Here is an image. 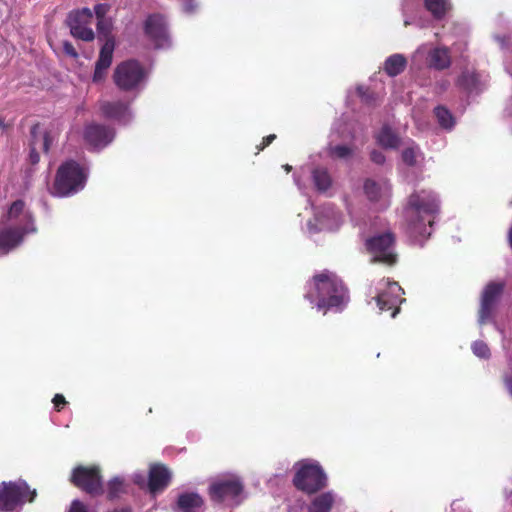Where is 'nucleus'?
<instances>
[{
  "instance_id": "e433bc0d",
  "label": "nucleus",
  "mask_w": 512,
  "mask_h": 512,
  "mask_svg": "<svg viewBox=\"0 0 512 512\" xmlns=\"http://www.w3.org/2000/svg\"><path fill=\"white\" fill-rule=\"evenodd\" d=\"M371 159L373 162H375L377 164H382L385 161V156L383 155L382 152L374 150L371 153Z\"/></svg>"
},
{
  "instance_id": "c756f323",
  "label": "nucleus",
  "mask_w": 512,
  "mask_h": 512,
  "mask_svg": "<svg viewBox=\"0 0 512 512\" xmlns=\"http://www.w3.org/2000/svg\"><path fill=\"white\" fill-rule=\"evenodd\" d=\"M312 177L315 187L321 192L326 191L331 186V177L325 169H315Z\"/></svg>"
},
{
  "instance_id": "c85d7f7f",
  "label": "nucleus",
  "mask_w": 512,
  "mask_h": 512,
  "mask_svg": "<svg viewBox=\"0 0 512 512\" xmlns=\"http://www.w3.org/2000/svg\"><path fill=\"white\" fill-rule=\"evenodd\" d=\"M458 85L469 93L477 92L479 80L477 74L465 72L458 80Z\"/></svg>"
},
{
  "instance_id": "0eeeda50",
  "label": "nucleus",
  "mask_w": 512,
  "mask_h": 512,
  "mask_svg": "<svg viewBox=\"0 0 512 512\" xmlns=\"http://www.w3.org/2000/svg\"><path fill=\"white\" fill-rule=\"evenodd\" d=\"M36 496L35 490H30L25 481L2 482L0 486V509L11 511L26 500L32 501Z\"/></svg>"
},
{
  "instance_id": "9b49d317",
  "label": "nucleus",
  "mask_w": 512,
  "mask_h": 512,
  "mask_svg": "<svg viewBox=\"0 0 512 512\" xmlns=\"http://www.w3.org/2000/svg\"><path fill=\"white\" fill-rule=\"evenodd\" d=\"M93 12L89 8L75 10L69 13L67 24L73 37L83 41H92L95 34L90 27Z\"/></svg>"
},
{
  "instance_id": "f257e3e1",
  "label": "nucleus",
  "mask_w": 512,
  "mask_h": 512,
  "mask_svg": "<svg viewBox=\"0 0 512 512\" xmlns=\"http://www.w3.org/2000/svg\"><path fill=\"white\" fill-rule=\"evenodd\" d=\"M439 212L437 195L421 190L410 195L406 208L408 233L414 241L421 243L431 235V228Z\"/></svg>"
},
{
  "instance_id": "4be33fe9",
  "label": "nucleus",
  "mask_w": 512,
  "mask_h": 512,
  "mask_svg": "<svg viewBox=\"0 0 512 512\" xmlns=\"http://www.w3.org/2000/svg\"><path fill=\"white\" fill-rule=\"evenodd\" d=\"M203 500L197 493H183L178 497L177 509L179 512H200Z\"/></svg>"
},
{
  "instance_id": "5701e85b",
  "label": "nucleus",
  "mask_w": 512,
  "mask_h": 512,
  "mask_svg": "<svg viewBox=\"0 0 512 512\" xmlns=\"http://www.w3.org/2000/svg\"><path fill=\"white\" fill-rule=\"evenodd\" d=\"M428 63L430 67L438 70L447 68L450 65V56L445 48H435L430 52Z\"/></svg>"
},
{
  "instance_id": "f03ea898",
  "label": "nucleus",
  "mask_w": 512,
  "mask_h": 512,
  "mask_svg": "<svg viewBox=\"0 0 512 512\" xmlns=\"http://www.w3.org/2000/svg\"><path fill=\"white\" fill-rule=\"evenodd\" d=\"M305 297L316 303L318 310L341 308L348 301L345 287L341 280L329 271H324L314 276L308 283Z\"/></svg>"
},
{
  "instance_id": "9d476101",
  "label": "nucleus",
  "mask_w": 512,
  "mask_h": 512,
  "mask_svg": "<svg viewBox=\"0 0 512 512\" xmlns=\"http://www.w3.org/2000/svg\"><path fill=\"white\" fill-rule=\"evenodd\" d=\"M71 481L76 487L90 495H101L104 492L98 467H76L73 470Z\"/></svg>"
},
{
  "instance_id": "f8f14e48",
  "label": "nucleus",
  "mask_w": 512,
  "mask_h": 512,
  "mask_svg": "<svg viewBox=\"0 0 512 512\" xmlns=\"http://www.w3.org/2000/svg\"><path fill=\"white\" fill-rule=\"evenodd\" d=\"M243 490L241 481L235 477L230 476L221 479L210 486V496L212 500L217 502L223 501H237Z\"/></svg>"
},
{
  "instance_id": "39448f33",
  "label": "nucleus",
  "mask_w": 512,
  "mask_h": 512,
  "mask_svg": "<svg viewBox=\"0 0 512 512\" xmlns=\"http://www.w3.org/2000/svg\"><path fill=\"white\" fill-rule=\"evenodd\" d=\"M146 78L143 67L135 60L124 61L117 65L113 74L116 86L123 91H138Z\"/></svg>"
},
{
  "instance_id": "a19ab883",
  "label": "nucleus",
  "mask_w": 512,
  "mask_h": 512,
  "mask_svg": "<svg viewBox=\"0 0 512 512\" xmlns=\"http://www.w3.org/2000/svg\"><path fill=\"white\" fill-rule=\"evenodd\" d=\"M134 482L140 486L145 484V477L141 474L134 475Z\"/></svg>"
},
{
  "instance_id": "4468645a",
  "label": "nucleus",
  "mask_w": 512,
  "mask_h": 512,
  "mask_svg": "<svg viewBox=\"0 0 512 512\" xmlns=\"http://www.w3.org/2000/svg\"><path fill=\"white\" fill-rule=\"evenodd\" d=\"M504 289L503 282H490L486 285L482 292L481 304L479 310V323L484 324L485 322L492 319L493 311L496 303L502 294Z\"/></svg>"
},
{
  "instance_id": "393cba45",
  "label": "nucleus",
  "mask_w": 512,
  "mask_h": 512,
  "mask_svg": "<svg viewBox=\"0 0 512 512\" xmlns=\"http://www.w3.org/2000/svg\"><path fill=\"white\" fill-rule=\"evenodd\" d=\"M406 58L401 54H394L385 61L384 69L389 76H397L406 67Z\"/></svg>"
},
{
  "instance_id": "dca6fc26",
  "label": "nucleus",
  "mask_w": 512,
  "mask_h": 512,
  "mask_svg": "<svg viewBox=\"0 0 512 512\" xmlns=\"http://www.w3.org/2000/svg\"><path fill=\"white\" fill-rule=\"evenodd\" d=\"M32 142L30 159L33 164L38 163L39 154L38 150L48 152L51 144L57 137V131L55 130H44L40 125L33 126L31 130Z\"/></svg>"
},
{
  "instance_id": "412c9836",
  "label": "nucleus",
  "mask_w": 512,
  "mask_h": 512,
  "mask_svg": "<svg viewBox=\"0 0 512 512\" xmlns=\"http://www.w3.org/2000/svg\"><path fill=\"white\" fill-rule=\"evenodd\" d=\"M102 114L110 119H115L121 123H127L131 118V113L123 102H103L101 104Z\"/></svg>"
},
{
  "instance_id": "58836bf2",
  "label": "nucleus",
  "mask_w": 512,
  "mask_h": 512,
  "mask_svg": "<svg viewBox=\"0 0 512 512\" xmlns=\"http://www.w3.org/2000/svg\"><path fill=\"white\" fill-rule=\"evenodd\" d=\"M53 403L54 405L57 407V409L59 410L60 408V405H64L66 403L65 401V398L63 395L61 394H56L53 398Z\"/></svg>"
},
{
  "instance_id": "2eb2a0df",
  "label": "nucleus",
  "mask_w": 512,
  "mask_h": 512,
  "mask_svg": "<svg viewBox=\"0 0 512 512\" xmlns=\"http://www.w3.org/2000/svg\"><path fill=\"white\" fill-rule=\"evenodd\" d=\"M364 193L368 200L379 208H386L390 203V185L385 179L366 180L364 183Z\"/></svg>"
},
{
  "instance_id": "bb28decb",
  "label": "nucleus",
  "mask_w": 512,
  "mask_h": 512,
  "mask_svg": "<svg viewBox=\"0 0 512 512\" xmlns=\"http://www.w3.org/2000/svg\"><path fill=\"white\" fill-rule=\"evenodd\" d=\"M334 500L332 492L323 493L313 500L309 507V512H329Z\"/></svg>"
},
{
  "instance_id": "79ce46f5",
  "label": "nucleus",
  "mask_w": 512,
  "mask_h": 512,
  "mask_svg": "<svg viewBox=\"0 0 512 512\" xmlns=\"http://www.w3.org/2000/svg\"><path fill=\"white\" fill-rule=\"evenodd\" d=\"M275 138H276V136L274 134L267 136L263 140V145H262L261 149H263L265 146L269 145Z\"/></svg>"
},
{
  "instance_id": "20e7f679",
  "label": "nucleus",
  "mask_w": 512,
  "mask_h": 512,
  "mask_svg": "<svg viewBox=\"0 0 512 512\" xmlns=\"http://www.w3.org/2000/svg\"><path fill=\"white\" fill-rule=\"evenodd\" d=\"M87 174L75 161L63 163L57 171L52 194L65 197L77 193L85 186Z\"/></svg>"
},
{
  "instance_id": "cd10ccee",
  "label": "nucleus",
  "mask_w": 512,
  "mask_h": 512,
  "mask_svg": "<svg viewBox=\"0 0 512 512\" xmlns=\"http://www.w3.org/2000/svg\"><path fill=\"white\" fill-rule=\"evenodd\" d=\"M425 5L427 10L438 19L442 18L450 8L449 0H425Z\"/></svg>"
},
{
  "instance_id": "c9c22d12",
  "label": "nucleus",
  "mask_w": 512,
  "mask_h": 512,
  "mask_svg": "<svg viewBox=\"0 0 512 512\" xmlns=\"http://www.w3.org/2000/svg\"><path fill=\"white\" fill-rule=\"evenodd\" d=\"M69 512H89L86 505L79 500H74L71 504Z\"/></svg>"
},
{
  "instance_id": "a878e982",
  "label": "nucleus",
  "mask_w": 512,
  "mask_h": 512,
  "mask_svg": "<svg viewBox=\"0 0 512 512\" xmlns=\"http://www.w3.org/2000/svg\"><path fill=\"white\" fill-rule=\"evenodd\" d=\"M402 160L409 166H416L423 160L419 147L410 141L402 151Z\"/></svg>"
},
{
  "instance_id": "49530a36",
  "label": "nucleus",
  "mask_w": 512,
  "mask_h": 512,
  "mask_svg": "<svg viewBox=\"0 0 512 512\" xmlns=\"http://www.w3.org/2000/svg\"><path fill=\"white\" fill-rule=\"evenodd\" d=\"M284 169L287 171V172H290L292 167L288 164L284 165Z\"/></svg>"
},
{
  "instance_id": "c03bdc74",
  "label": "nucleus",
  "mask_w": 512,
  "mask_h": 512,
  "mask_svg": "<svg viewBox=\"0 0 512 512\" xmlns=\"http://www.w3.org/2000/svg\"><path fill=\"white\" fill-rule=\"evenodd\" d=\"M426 49H427V46L426 45H422L420 46L417 51L415 52V57L419 56V55H423L425 52H426Z\"/></svg>"
},
{
  "instance_id": "7c9ffc66",
  "label": "nucleus",
  "mask_w": 512,
  "mask_h": 512,
  "mask_svg": "<svg viewBox=\"0 0 512 512\" xmlns=\"http://www.w3.org/2000/svg\"><path fill=\"white\" fill-rule=\"evenodd\" d=\"M434 112L438 123L442 128L451 129L454 126V117L448 109L443 106H439L435 108Z\"/></svg>"
},
{
  "instance_id": "de8ad7c7",
  "label": "nucleus",
  "mask_w": 512,
  "mask_h": 512,
  "mask_svg": "<svg viewBox=\"0 0 512 512\" xmlns=\"http://www.w3.org/2000/svg\"><path fill=\"white\" fill-rule=\"evenodd\" d=\"M497 40L500 42V44L502 46L504 45V39L503 38L497 37Z\"/></svg>"
},
{
  "instance_id": "6ab92c4d",
  "label": "nucleus",
  "mask_w": 512,
  "mask_h": 512,
  "mask_svg": "<svg viewBox=\"0 0 512 512\" xmlns=\"http://www.w3.org/2000/svg\"><path fill=\"white\" fill-rule=\"evenodd\" d=\"M114 137V132L106 127L90 124L84 132L85 141L93 148H103L108 145Z\"/></svg>"
},
{
  "instance_id": "72a5a7b5",
  "label": "nucleus",
  "mask_w": 512,
  "mask_h": 512,
  "mask_svg": "<svg viewBox=\"0 0 512 512\" xmlns=\"http://www.w3.org/2000/svg\"><path fill=\"white\" fill-rule=\"evenodd\" d=\"M331 154L338 158H347L351 154V150L347 146L339 145L332 147L330 150Z\"/></svg>"
},
{
  "instance_id": "f704fd0d",
  "label": "nucleus",
  "mask_w": 512,
  "mask_h": 512,
  "mask_svg": "<svg viewBox=\"0 0 512 512\" xmlns=\"http://www.w3.org/2000/svg\"><path fill=\"white\" fill-rule=\"evenodd\" d=\"M110 5L106 3L97 4L94 7V12L97 19L106 18V14L110 11Z\"/></svg>"
},
{
  "instance_id": "423d86ee",
  "label": "nucleus",
  "mask_w": 512,
  "mask_h": 512,
  "mask_svg": "<svg viewBox=\"0 0 512 512\" xmlns=\"http://www.w3.org/2000/svg\"><path fill=\"white\" fill-rule=\"evenodd\" d=\"M112 22L109 18L97 19V31L99 35L106 38L103 44L99 58L96 62L93 75L94 82H100L104 79L106 70L110 67L113 59V51L115 47L114 39L110 37Z\"/></svg>"
},
{
  "instance_id": "09e8293b",
  "label": "nucleus",
  "mask_w": 512,
  "mask_h": 512,
  "mask_svg": "<svg viewBox=\"0 0 512 512\" xmlns=\"http://www.w3.org/2000/svg\"><path fill=\"white\" fill-rule=\"evenodd\" d=\"M358 92H359V94L361 95V97H363V96H364V94H363V92H362V88H359V89H358Z\"/></svg>"
},
{
  "instance_id": "ea45409f",
  "label": "nucleus",
  "mask_w": 512,
  "mask_h": 512,
  "mask_svg": "<svg viewBox=\"0 0 512 512\" xmlns=\"http://www.w3.org/2000/svg\"><path fill=\"white\" fill-rule=\"evenodd\" d=\"M195 5L193 4L192 0L187 1L184 4V10L187 13H192L194 11Z\"/></svg>"
},
{
  "instance_id": "8fccbe9b",
  "label": "nucleus",
  "mask_w": 512,
  "mask_h": 512,
  "mask_svg": "<svg viewBox=\"0 0 512 512\" xmlns=\"http://www.w3.org/2000/svg\"><path fill=\"white\" fill-rule=\"evenodd\" d=\"M447 84H443L442 89H446Z\"/></svg>"
},
{
  "instance_id": "aec40b11",
  "label": "nucleus",
  "mask_w": 512,
  "mask_h": 512,
  "mask_svg": "<svg viewBox=\"0 0 512 512\" xmlns=\"http://www.w3.org/2000/svg\"><path fill=\"white\" fill-rule=\"evenodd\" d=\"M171 479L170 471L163 465H154L150 468L149 473V490L156 494L162 491L169 484Z\"/></svg>"
},
{
  "instance_id": "7ed1b4c3",
  "label": "nucleus",
  "mask_w": 512,
  "mask_h": 512,
  "mask_svg": "<svg viewBox=\"0 0 512 512\" xmlns=\"http://www.w3.org/2000/svg\"><path fill=\"white\" fill-rule=\"evenodd\" d=\"M7 221V225L0 229V249L5 252L16 247L24 235L35 231L32 215L21 200L10 206Z\"/></svg>"
},
{
  "instance_id": "6e6552de",
  "label": "nucleus",
  "mask_w": 512,
  "mask_h": 512,
  "mask_svg": "<svg viewBox=\"0 0 512 512\" xmlns=\"http://www.w3.org/2000/svg\"><path fill=\"white\" fill-rule=\"evenodd\" d=\"M326 483V475L317 463H303L294 477L295 486L307 493L324 488Z\"/></svg>"
},
{
  "instance_id": "f3484780",
  "label": "nucleus",
  "mask_w": 512,
  "mask_h": 512,
  "mask_svg": "<svg viewBox=\"0 0 512 512\" xmlns=\"http://www.w3.org/2000/svg\"><path fill=\"white\" fill-rule=\"evenodd\" d=\"M145 33L156 48H164L169 44L166 23L162 16H149L145 22Z\"/></svg>"
},
{
  "instance_id": "2f4dec72",
  "label": "nucleus",
  "mask_w": 512,
  "mask_h": 512,
  "mask_svg": "<svg viewBox=\"0 0 512 512\" xmlns=\"http://www.w3.org/2000/svg\"><path fill=\"white\" fill-rule=\"evenodd\" d=\"M126 491L124 480L120 477H115L109 481L107 487L108 497L110 499H115L119 497L120 494Z\"/></svg>"
},
{
  "instance_id": "473e14b6",
  "label": "nucleus",
  "mask_w": 512,
  "mask_h": 512,
  "mask_svg": "<svg viewBox=\"0 0 512 512\" xmlns=\"http://www.w3.org/2000/svg\"><path fill=\"white\" fill-rule=\"evenodd\" d=\"M471 348L474 355L479 358L488 359L490 357V349L488 345L483 341H475Z\"/></svg>"
},
{
  "instance_id": "b1692460",
  "label": "nucleus",
  "mask_w": 512,
  "mask_h": 512,
  "mask_svg": "<svg viewBox=\"0 0 512 512\" xmlns=\"http://www.w3.org/2000/svg\"><path fill=\"white\" fill-rule=\"evenodd\" d=\"M378 143L385 148H396L400 144L399 136L388 125H384L377 134Z\"/></svg>"
},
{
  "instance_id": "a211bd4d",
  "label": "nucleus",
  "mask_w": 512,
  "mask_h": 512,
  "mask_svg": "<svg viewBox=\"0 0 512 512\" xmlns=\"http://www.w3.org/2000/svg\"><path fill=\"white\" fill-rule=\"evenodd\" d=\"M316 225L312 222H308V228L310 232H316L320 230H335L341 222V214L334 209L332 206H325L323 209L315 214Z\"/></svg>"
},
{
  "instance_id": "37998d69",
  "label": "nucleus",
  "mask_w": 512,
  "mask_h": 512,
  "mask_svg": "<svg viewBox=\"0 0 512 512\" xmlns=\"http://www.w3.org/2000/svg\"><path fill=\"white\" fill-rule=\"evenodd\" d=\"M505 384H506V387H507L509 393L512 396V379L510 377H505Z\"/></svg>"
},
{
  "instance_id": "a18cd8bd",
  "label": "nucleus",
  "mask_w": 512,
  "mask_h": 512,
  "mask_svg": "<svg viewBox=\"0 0 512 512\" xmlns=\"http://www.w3.org/2000/svg\"><path fill=\"white\" fill-rule=\"evenodd\" d=\"M295 183L299 187V189L302 190V186H301L300 181H299V179L297 177H295Z\"/></svg>"
},
{
  "instance_id": "ddd939ff",
  "label": "nucleus",
  "mask_w": 512,
  "mask_h": 512,
  "mask_svg": "<svg viewBox=\"0 0 512 512\" xmlns=\"http://www.w3.org/2000/svg\"><path fill=\"white\" fill-rule=\"evenodd\" d=\"M381 285L385 286V288L381 289L375 297L377 305L381 311L393 309L391 317L394 318L399 312L398 305L404 301V299L401 298L404 291L397 282L387 280L382 281Z\"/></svg>"
},
{
  "instance_id": "1a4fd4ad",
  "label": "nucleus",
  "mask_w": 512,
  "mask_h": 512,
  "mask_svg": "<svg viewBox=\"0 0 512 512\" xmlns=\"http://www.w3.org/2000/svg\"><path fill=\"white\" fill-rule=\"evenodd\" d=\"M366 248L371 254L373 262L392 265L397 260V255L394 252V237L389 232L368 239Z\"/></svg>"
},
{
  "instance_id": "4c0bfd02",
  "label": "nucleus",
  "mask_w": 512,
  "mask_h": 512,
  "mask_svg": "<svg viewBox=\"0 0 512 512\" xmlns=\"http://www.w3.org/2000/svg\"><path fill=\"white\" fill-rule=\"evenodd\" d=\"M63 48H64V51L66 54L72 56V57H77V52L75 50V48L73 47V45L69 42H64L63 44Z\"/></svg>"
}]
</instances>
